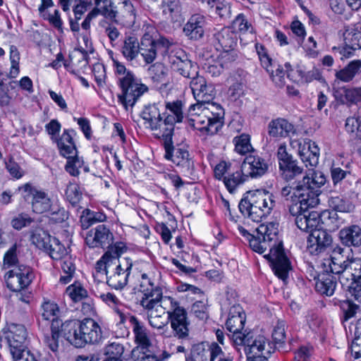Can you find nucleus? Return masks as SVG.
<instances>
[{"label":"nucleus","mask_w":361,"mask_h":361,"mask_svg":"<svg viewBox=\"0 0 361 361\" xmlns=\"http://www.w3.org/2000/svg\"><path fill=\"white\" fill-rule=\"evenodd\" d=\"M174 118L171 116L162 118L155 123V128L151 127L149 129L154 131V134L158 137H161L164 141V147L167 144H172V135L174 130Z\"/></svg>","instance_id":"nucleus-26"},{"label":"nucleus","mask_w":361,"mask_h":361,"mask_svg":"<svg viewBox=\"0 0 361 361\" xmlns=\"http://www.w3.org/2000/svg\"><path fill=\"white\" fill-rule=\"evenodd\" d=\"M190 86L192 90L196 104H214L211 102L214 98V89L212 85L207 84L206 80L203 76L197 78L193 81L190 82Z\"/></svg>","instance_id":"nucleus-20"},{"label":"nucleus","mask_w":361,"mask_h":361,"mask_svg":"<svg viewBox=\"0 0 361 361\" xmlns=\"http://www.w3.org/2000/svg\"><path fill=\"white\" fill-rule=\"evenodd\" d=\"M165 149V158L171 160L178 166L183 169V171L190 173L193 168L194 164L192 160L190 158L188 151L180 147H174L172 144H167L164 147Z\"/></svg>","instance_id":"nucleus-17"},{"label":"nucleus","mask_w":361,"mask_h":361,"mask_svg":"<svg viewBox=\"0 0 361 361\" xmlns=\"http://www.w3.org/2000/svg\"><path fill=\"white\" fill-rule=\"evenodd\" d=\"M191 356L197 361H207L209 357V345L207 343L194 344L191 349Z\"/></svg>","instance_id":"nucleus-54"},{"label":"nucleus","mask_w":361,"mask_h":361,"mask_svg":"<svg viewBox=\"0 0 361 361\" xmlns=\"http://www.w3.org/2000/svg\"><path fill=\"white\" fill-rule=\"evenodd\" d=\"M245 320V314L240 305H233L231 307L226 325L227 329L231 333H233V340L235 344L237 337L242 338L241 336L246 335L241 332V330L243 329Z\"/></svg>","instance_id":"nucleus-21"},{"label":"nucleus","mask_w":361,"mask_h":361,"mask_svg":"<svg viewBox=\"0 0 361 361\" xmlns=\"http://www.w3.org/2000/svg\"><path fill=\"white\" fill-rule=\"evenodd\" d=\"M242 171L248 178H258L264 176L269 169L267 161L256 154L246 156L241 164Z\"/></svg>","instance_id":"nucleus-16"},{"label":"nucleus","mask_w":361,"mask_h":361,"mask_svg":"<svg viewBox=\"0 0 361 361\" xmlns=\"http://www.w3.org/2000/svg\"><path fill=\"white\" fill-rule=\"evenodd\" d=\"M208 6L214 9L215 13L221 18H228L231 16V6L226 0H211Z\"/></svg>","instance_id":"nucleus-50"},{"label":"nucleus","mask_w":361,"mask_h":361,"mask_svg":"<svg viewBox=\"0 0 361 361\" xmlns=\"http://www.w3.org/2000/svg\"><path fill=\"white\" fill-rule=\"evenodd\" d=\"M160 107H162V106L159 103L149 104L145 107L142 111L141 116L145 121L144 124L146 128H150L154 126V128H155V123L162 118L160 113Z\"/></svg>","instance_id":"nucleus-36"},{"label":"nucleus","mask_w":361,"mask_h":361,"mask_svg":"<svg viewBox=\"0 0 361 361\" xmlns=\"http://www.w3.org/2000/svg\"><path fill=\"white\" fill-rule=\"evenodd\" d=\"M299 155L306 166H316L319 163V148L310 140L305 141L299 146Z\"/></svg>","instance_id":"nucleus-27"},{"label":"nucleus","mask_w":361,"mask_h":361,"mask_svg":"<svg viewBox=\"0 0 361 361\" xmlns=\"http://www.w3.org/2000/svg\"><path fill=\"white\" fill-rule=\"evenodd\" d=\"M330 219V212H324L321 215L316 211H310L307 214H300L295 218L297 227L302 231L310 233L308 242L309 250L311 254L318 255L324 252L332 243V238L325 230L321 224H326L324 219Z\"/></svg>","instance_id":"nucleus-3"},{"label":"nucleus","mask_w":361,"mask_h":361,"mask_svg":"<svg viewBox=\"0 0 361 361\" xmlns=\"http://www.w3.org/2000/svg\"><path fill=\"white\" fill-rule=\"evenodd\" d=\"M106 18L123 27H132L135 22V8L132 2L123 0L117 6H114Z\"/></svg>","instance_id":"nucleus-12"},{"label":"nucleus","mask_w":361,"mask_h":361,"mask_svg":"<svg viewBox=\"0 0 361 361\" xmlns=\"http://www.w3.org/2000/svg\"><path fill=\"white\" fill-rule=\"evenodd\" d=\"M361 61L354 60L350 62L347 66L336 73L337 79L344 82L351 81L356 75L359 74L361 71Z\"/></svg>","instance_id":"nucleus-39"},{"label":"nucleus","mask_w":361,"mask_h":361,"mask_svg":"<svg viewBox=\"0 0 361 361\" xmlns=\"http://www.w3.org/2000/svg\"><path fill=\"white\" fill-rule=\"evenodd\" d=\"M339 238L345 246L359 247L361 246V227L355 224L345 226L339 231Z\"/></svg>","instance_id":"nucleus-28"},{"label":"nucleus","mask_w":361,"mask_h":361,"mask_svg":"<svg viewBox=\"0 0 361 361\" xmlns=\"http://www.w3.org/2000/svg\"><path fill=\"white\" fill-rule=\"evenodd\" d=\"M32 208L34 212L43 214L47 212L51 209V200L44 191H40L35 194L34 199L31 200Z\"/></svg>","instance_id":"nucleus-41"},{"label":"nucleus","mask_w":361,"mask_h":361,"mask_svg":"<svg viewBox=\"0 0 361 361\" xmlns=\"http://www.w3.org/2000/svg\"><path fill=\"white\" fill-rule=\"evenodd\" d=\"M345 44L354 49H361V31L355 25H349L343 32Z\"/></svg>","instance_id":"nucleus-40"},{"label":"nucleus","mask_w":361,"mask_h":361,"mask_svg":"<svg viewBox=\"0 0 361 361\" xmlns=\"http://www.w3.org/2000/svg\"><path fill=\"white\" fill-rule=\"evenodd\" d=\"M323 271L314 276L315 281V290L321 295L331 296L334 293L336 287L338 276L328 270H325L323 262L321 264Z\"/></svg>","instance_id":"nucleus-22"},{"label":"nucleus","mask_w":361,"mask_h":361,"mask_svg":"<svg viewBox=\"0 0 361 361\" xmlns=\"http://www.w3.org/2000/svg\"><path fill=\"white\" fill-rule=\"evenodd\" d=\"M125 346L118 342H112L108 344L104 348V354L108 356L103 361H123Z\"/></svg>","instance_id":"nucleus-42"},{"label":"nucleus","mask_w":361,"mask_h":361,"mask_svg":"<svg viewBox=\"0 0 361 361\" xmlns=\"http://www.w3.org/2000/svg\"><path fill=\"white\" fill-rule=\"evenodd\" d=\"M305 196L307 195L312 197V195L316 199L315 206L319 204V198L321 190L320 188L326 182V178L323 172L319 171H314L310 176V174L305 176L302 180H300Z\"/></svg>","instance_id":"nucleus-19"},{"label":"nucleus","mask_w":361,"mask_h":361,"mask_svg":"<svg viewBox=\"0 0 361 361\" xmlns=\"http://www.w3.org/2000/svg\"><path fill=\"white\" fill-rule=\"evenodd\" d=\"M5 279L10 290L20 291L30 284L33 274L30 267L19 265L8 271L5 275Z\"/></svg>","instance_id":"nucleus-11"},{"label":"nucleus","mask_w":361,"mask_h":361,"mask_svg":"<svg viewBox=\"0 0 361 361\" xmlns=\"http://www.w3.org/2000/svg\"><path fill=\"white\" fill-rule=\"evenodd\" d=\"M10 61H11V70L10 75L12 78H16L20 72L19 70V61L20 54L16 47L11 45L10 47Z\"/></svg>","instance_id":"nucleus-57"},{"label":"nucleus","mask_w":361,"mask_h":361,"mask_svg":"<svg viewBox=\"0 0 361 361\" xmlns=\"http://www.w3.org/2000/svg\"><path fill=\"white\" fill-rule=\"evenodd\" d=\"M88 318L82 321L70 320L61 324L60 334L71 344L76 348L85 346L90 333Z\"/></svg>","instance_id":"nucleus-10"},{"label":"nucleus","mask_w":361,"mask_h":361,"mask_svg":"<svg viewBox=\"0 0 361 361\" xmlns=\"http://www.w3.org/2000/svg\"><path fill=\"white\" fill-rule=\"evenodd\" d=\"M281 195L286 200H290L289 212L291 215L298 217L300 214L310 212V208L315 207L316 199L314 195L312 197L310 195L305 196L304 189L300 180L294 187L286 185L281 190Z\"/></svg>","instance_id":"nucleus-8"},{"label":"nucleus","mask_w":361,"mask_h":361,"mask_svg":"<svg viewBox=\"0 0 361 361\" xmlns=\"http://www.w3.org/2000/svg\"><path fill=\"white\" fill-rule=\"evenodd\" d=\"M149 73L151 80L156 85H161L166 87L170 82L169 70L162 63H157L151 66Z\"/></svg>","instance_id":"nucleus-33"},{"label":"nucleus","mask_w":361,"mask_h":361,"mask_svg":"<svg viewBox=\"0 0 361 361\" xmlns=\"http://www.w3.org/2000/svg\"><path fill=\"white\" fill-rule=\"evenodd\" d=\"M329 205L335 211L341 212H349L352 206L345 200L340 197H332L329 201Z\"/></svg>","instance_id":"nucleus-59"},{"label":"nucleus","mask_w":361,"mask_h":361,"mask_svg":"<svg viewBox=\"0 0 361 361\" xmlns=\"http://www.w3.org/2000/svg\"><path fill=\"white\" fill-rule=\"evenodd\" d=\"M118 84L121 90L118 99L126 110L128 107L132 108L149 90L134 73H128L127 76L123 77Z\"/></svg>","instance_id":"nucleus-9"},{"label":"nucleus","mask_w":361,"mask_h":361,"mask_svg":"<svg viewBox=\"0 0 361 361\" xmlns=\"http://www.w3.org/2000/svg\"><path fill=\"white\" fill-rule=\"evenodd\" d=\"M140 44L135 37L129 36L125 38L121 47V52L126 60H134L140 53Z\"/></svg>","instance_id":"nucleus-38"},{"label":"nucleus","mask_w":361,"mask_h":361,"mask_svg":"<svg viewBox=\"0 0 361 361\" xmlns=\"http://www.w3.org/2000/svg\"><path fill=\"white\" fill-rule=\"evenodd\" d=\"M343 312L344 321H347L355 317L360 309L359 305L354 304L351 300L343 301L341 305Z\"/></svg>","instance_id":"nucleus-61"},{"label":"nucleus","mask_w":361,"mask_h":361,"mask_svg":"<svg viewBox=\"0 0 361 361\" xmlns=\"http://www.w3.org/2000/svg\"><path fill=\"white\" fill-rule=\"evenodd\" d=\"M92 72L94 73V80L97 85L101 87L105 82L106 71L104 66L101 63H94L92 68Z\"/></svg>","instance_id":"nucleus-64"},{"label":"nucleus","mask_w":361,"mask_h":361,"mask_svg":"<svg viewBox=\"0 0 361 361\" xmlns=\"http://www.w3.org/2000/svg\"><path fill=\"white\" fill-rule=\"evenodd\" d=\"M224 51L218 56V63L224 68H227L235 61L237 54L234 49H223Z\"/></svg>","instance_id":"nucleus-56"},{"label":"nucleus","mask_w":361,"mask_h":361,"mask_svg":"<svg viewBox=\"0 0 361 361\" xmlns=\"http://www.w3.org/2000/svg\"><path fill=\"white\" fill-rule=\"evenodd\" d=\"M170 44V42L166 38L161 37L157 40L145 38L141 42L140 53L145 62L150 63L156 59L157 51L161 47L168 48Z\"/></svg>","instance_id":"nucleus-23"},{"label":"nucleus","mask_w":361,"mask_h":361,"mask_svg":"<svg viewBox=\"0 0 361 361\" xmlns=\"http://www.w3.org/2000/svg\"><path fill=\"white\" fill-rule=\"evenodd\" d=\"M294 132L293 125L283 118L274 120L269 124V134L274 137H287Z\"/></svg>","instance_id":"nucleus-32"},{"label":"nucleus","mask_w":361,"mask_h":361,"mask_svg":"<svg viewBox=\"0 0 361 361\" xmlns=\"http://www.w3.org/2000/svg\"><path fill=\"white\" fill-rule=\"evenodd\" d=\"M350 283L345 285L348 288L349 293L355 300L361 302V277L350 280Z\"/></svg>","instance_id":"nucleus-63"},{"label":"nucleus","mask_w":361,"mask_h":361,"mask_svg":"<svg viewBox=\"0 0 361 361\" xmlns=\"http://www.w3.org/2000/svg\"><path fill=\"white\" fill-rule=\"evenodd\" d=\"M74 131L64 130L56 143L60 154L65 158L75 157L78 151L73 140Z\"/></svg>","instance_id":"nucleus-25"},{"label":"nucleus","mask_w":361,"mask_h":361,"mask_svg":"<svg viewBox=\"0 0 361 361\" xmlns=\"http://www.w3.org/2000/svg\"><path fill=\"white\" fill-rule=\"evenodd\" d=\"M188 112L190 116L188 119L190 126L198 130L200 135H214L222 126L224 111L218 104H192Z\"/></svg>","instance_id":"nucleus-4"},{"label":"nucleus","mask_w":361,"mask_h":361,"mask_svg":"<svg viewBox=\"0 0 361 361\" xmlns=\"http://www.w3.org/2000/svg\"><path fill=\"white\" fill-rule=\"evenodd\" d=\"M132 262L127 258L119 262L112 271H109L106 276L107 284L115 289H122L128 283L129 275L132 268Z\"/></svg>","instance_id":"nucleus-15"},{"label":"nucleus","mask_w":361,"mask_h":361,"mask_svg":"<svg viewBox=\"0 0 361 361\" xmlns=\"http://www.w3.org/2000/svg\"><path fill=\"white\" fill-rule=\"evenodd\" d=\"M131 357L134 361H165L170 357V354L165 350L159 354H154L148 348H135L131 351Z\"/></svg>","instance_id":"nucleus-34"},{"label":"nucleus","mask_w":361,"mask_h":361,"mask_svg":"<svg viewBox=\"0 0 361 361\" xmlns=\"http://www.w3.org/2000/svg\"><path fill=\"white\" fill-rule=\"evenodd\" d=\"M113 235L109 228L104 225H99L95 228V233L92 240V247H109L112 243Z\"/></svg>","instance_id":"nucleus-35"},{"label":"nucleus","mask_w":361,"mask_h":361,"mask_svg":"<svg viewBox=\"0 0 361 361\" xmlns=\"http://www.w3.org/2000/svg\"><path fill=\"white\" fill-rule=\"evenodd\" d=\"M41 314L44 320L51 322V329L59 328L61 324L58 319L59 307L54 301L44 300L41 305Z\"/></svg>","instance_id":"nucleus-31"},{"label":"nucleus","mask_w":361,"mask_h":361,"mask_svg":"<svg viewBox=\"0 0 361 361\" xmlns=\"http://www.w3.org/2000/svg\"><path fill=\"white\" fill-rule=\"evenodd\" d=\"M171 63L174 71L190 81L201 76L199 75L197 66L189 60L183 52L180 56H171Z\"/></svg>","instance_id":"nucleus-18"},{"label":"nucleus","mask_w":361,"mask_h":361,"mask_svg":"<svg viewBox=\"0 0 361 361\" xmlns=\"http://www.w3.org/2000/svg\"><path fill=\"white\" fill-rule=\"evenodd\" d=\"M54 6L52 0H41L38 7L39 15L43 19L47 20L56 28L60 29L62 26V20L60 17L59 11L55 9L53 13H50L48 9Z\"/></svg>","instance_id":"nucleus-29"},{"label":"nucleus","mask_w":361,"mask_h":361,"mask_svg":"<svg viewBox=\"0 0 361 361\" xmlns=\"http://www.w3.org/2000/svg\"><path fill=\"white\" fill-rule=\"evenodd\" d=\"M44 251L55 260L61 259L66 256L67 250L64 245L56 238H51V243L47 245Z\"/></svg>","instance_id":"nucleus-47"},{"label":"nucleus","mask_w":361,"mask_h":361,"mask_svg":"<svg viewBox=\"0 0 361 361\" xmlns=\"http://www.w3.org/2000/svg\"><path fill=\"white\" fill-rule=\"evenodd\" d=\"M13 361H37L27 348V333L22 324H11L3 329Z\"/></svg>","instance_id":"nucleus-6"},{"label":"nucleus","mask_w":361,"mask_h":361,"mask_svg":"<svg viewBox=\"0 0 361 361\" xmlns=\"http://www.w3.org/2000/svg\"><path fill=\"white\" fill-rule=\"evenodd\" d=\"M142 307L147 311L149 323L153 328L157 329L165 336L169 334L164 330L168 329L169 320L175 336L180 339H185L189 336V322L187 313L184 308L178 305V302L171 297L163 299H142Z\"/></svg>","instance_id":"nucleus-2"},{"label":"nucleus","mask_w":361,"mask_h":361,"mask_svg":"<svg viewBox=\"0 0 361 361\" xmlns=\"http://www.w3.org/2000/svg\"><path fill=\"white\" fill-rule=\"evenodd\" d=\"M80 223L82 227L81 235L85 238V243L89 245V236H90V212L88 209L83 210L80 216Z\"/></svg>","instance_id":"nucleus-58"},{"label":"nucleus","mask_w":361,"mask_h":361,"mask_svg":"<svg viewBox=\"0 0 361 361\" xmlns=\"http://www.w3.org/2000/svg\"><path fill=\"white\" fill-rule=\"evenodd\" d=\"M114 262V260L110 258L108 253H105L103 257L99 259L95 267L96 273L94 274V281H103L109 273V269L111 264Z\"/></svg>","instance_id":"nucleus-44"},{"label":"nucleus","mask_w":361,"mask_h":361,"mask_svg":"<svg viewBox=\"0 0 361 361\" xmlns=\"http://www.w3.org/2000/svg\"><path fill=\"white\" fill-rule=\"evenodd\" d=\"M51 235L40 228H35L32 231L30 238L32 244L44 251L48 247L47 245L51 243Z\"/></svg>","instance_id":"nucleus-46"},{"label":"nucleus","mask_w":361,"mask_h":361,"mask_svg":"<svg viewBox=\"0 0 361 361\" xmlns=\"http://www.w3.org/2000/svg\"><path fill=\"white\" fill-rule=\"evenodd\" d=\"M183 32L190 39L198 40L204 36V30L194 27L187 23L183 27Z\"/></svg>","instance_id":"nucleus-62"},{"label":"nucleus","mask_w":361,"mask_h":361,"mask_svg":"<svg viewBox=\"0 0 361 361\" xmlns=\"http://www.w3.org/2000/svg\"><path fill=\"white\" fill-rule=\"evenodd\" d=\"M129 321L133 326L135 341L139 345L136 348L146 349L151 345L146 327L135 317H130Z\"/></svg>","instance_id":"nucleus-30"},{"label":"nucleus","mask_w":361,"mask_h":361,"mask_svg":"<svg viewBox=\"0 0 361 361\" xmlns=\"http://www.w3.org/2000/svg\"><path fill=\"white\" fill-rule=\"evenodd\" d=\"M233 142L235 145V150L240 154H245L254 150L250 144L249 135L242 134L240 136H237L234 137Z\"/></svg>","instance_id":"nucleus-51"},{"label":"nucleus","mask_w":361,"mask_h":361,"mask_svg":"<svg viewBox=\"0 0 361 361\" xmlns=\"http://www.w3.org/2000/svg\"><path fill=\"white\" fill-rule=\"evenodd\" d=\"M274 206L275 200L271 193L265 190H255L247 192L238 207L243 216L259 222L271 213Z\"/></svg>","instance_id":"nucleus-5"},{"label":"nucleus","mask_w":361,"mask_h":361,"mask_svg":"<svg viewBox=\"0 0 361 361\" xmlns=\"http://www.w3.org/2000/svg\"><path fill=\"white\" fill-rule=\"evenodd\" d=\"M345 128L348 133L361 137V107L352 116L346 118Z\"/></svg>","instance_id":"nucleus-45"},{"label":"nucleus","mask_w":361,"mask_h":361,"mask_svg":"<svg viewBox=\"0 0 361 361\" xmlns=\"http://www.w3.org/2000/svg\"><path fill=\"white\" fill-rule=\"evenodd\" d=\"M61 269L64 275L61 276L60 282L66 284L71 281L75 271V266L71 257L66 255L62 258Z\"/></svg>","instance_id":"nucleus-49"},{"label":"nucleus","mask_w":361,"mask_h":361,"mask_svg":"<svg viewBox=\"0 0 361 361\" xmlns=\"http://www.w3.org/2000/svg\"><path fill=\"white\" fill-rule=\"evenodd\" d=\"M238 231L249 242L253 251L262 254L269 250L266 257L271 262L274 274L286 281L291 270V265L284 253L282 242L278 238L279 224L274 222L260 224L253 233H249L242 226L238 227Z\"/></svg>","instance_id":"nucleus-1"},{"label":"nucleus","mask_w":361,"mask_h":361,"mask_svg":"<svg viewBox=\"0 0 361 361\" xmlns=\"http://www.w3.org/2000/svg\"><path fill=\"white\" fill-rule=\"evenodd\" d=\"M214 37L223 49H233L236 45L237 35L229 27L221 29Z\"/></svg>","instance_id":"nucleus-37"},{"label":"nucleus","mask_w":361,"mask_h":361,"mask_svg":"<svg viewBox=\"0 0 361 361\" xmlns=\"http://www.w3.org/2000/svg\"><path fill=\"white\" fill-rule=\"evenodd\" d=\"M325 270L338 276V280L344 286L350 280L361 278V258L351 257L345 260L337 257L325 259L323 262Z\"/></svg>","instance_id":"nucleus-7"},{"label":"nucleus","mask_w":361,"mask_h":361,"mask_svg":"<svg viewBox=\"0 0 361 361\" xmlns=\"http://www.w3.org/2000/svg\"><path fill=\"white\" fill-rule=\"evenodd\" d=\"M237 337L235 344L245 346V352L247 355V360H252L254 357L264 355L263 350H265V345L267 343V338L262 335H257L255 338L250 333L244 336Z\"/></svg>","instance_id":"nucleus-13"},{"label":"nucleus","mask_w":361,"mask_h":361,"mask_svg":"<svg viewBox=\"0 0 361 361\" xmlns=\"http://www.w3.org/2000/svg\"><path fill=\"white\" fill-rule=\"evenodd\" d=\"M166 109L170 111L166 116H171L174 118V123L181 122L183 118V104L180 101L167 102L165 105Z\"/></svg>","instance_id":"nucleus-53"},{"label":"nucleus","mask_w":361,"mask_h":361,"mask_svg":"<svg viewBox=\"0 0 361 361\" xmlns=\"http://www.w3.org/2000/svg\"><path fill=\"white\" fill-rule=\"evenodd\" d=\"M67 200L73 204L78 203L82 196L79 186L75 183H70L66 190Z\"/></svg>","instance_id":"nucleus-60"},{"label":"nucleus","mask_w":361,"mask_h":361,"mask_svg":"<svg viewBox=\"0 0 361 361\" xmlns=\"http://www.w3.org/2000/svg\"><path fill=\"white\" fill-rule=\"evenodd\" d=\"M114 4L112 0H94V7L92 8V18L101 15L105 18L111 14Z\"/></svg>","instance_id":"nucleus-48"},{"label":"nucleus","mask_w":361,"mask_h":361,"mask_svg":"<svg viewBox=\"0 0 361 361\" xmlns=\"http://www.w3.org/2000/svg\"><path fill=\"white\" fill-rule=\"evenodd\" d=\"M279 169L282 176L286 180L293 179L302 173L303 169L298 166V161L288 154L286 146L281 145L277 152Z\"/></svg>","instance_id":"nucleus-14"},{"label":"nucleus","mask_w":361,"mask_h":361,"mask_svg":"<svg viewBox=\"0 0 361 361\" xmlns=\"http://www.w3.org/2000/svg\"><path fill=\"white\" fill-rule=\"evenodd\" d=\"M140 291L144 295L142 299H163L161 288L154 279L147 274H142L140 281Z\"/></svg>","instance_id":"nucleus-24"},{"label":"nucleus","mask_w":361,"mask_h":361,"mask_svg":"<svg viewBox=\"0 0 361 361\" xmlns=\"http://www.w3.org/2000/svg\"><path fill=\"white\" fill-rule=\"evenodd\" d=\"M248 176H245L240 168V171H237L226 177L224 178V183L229 191L233 193L235 190L243 185L247 179Z\"/></svg>","instance_id":"nucleus-43"},{"label":"nucleus","mask_w":361,"mask_h":361,"mask_svg":"<svg viewBox=\"0 0 361 361\" xmlns=\"http://www.w3.org/2000/svg\"><path fill=\"white\" fill-rule=\"evenodd\" d=\"M66 294L73 301L78 302L87 296V291L80 283H74L66 288Z\"/></svg>","instance_id":"nucleus-52"},{"label":"nucleus","mask_w":361,"mask_h":361,"mask_svg":"<svg viewBox=\"0 0 361 361\" xmlns=\"http://www.w3.org/2000/svg\"><path fill=\"white\" fill-rule=\"evenodd\" d=\"M67 159L66 164L65 166L66 171L73 176H77L79 175V169L83 166L84 161L81 157L78 156L71 158H66Z\"/></svg>","instance_id":"nucleus-55"}]
</instances>
